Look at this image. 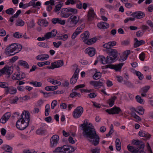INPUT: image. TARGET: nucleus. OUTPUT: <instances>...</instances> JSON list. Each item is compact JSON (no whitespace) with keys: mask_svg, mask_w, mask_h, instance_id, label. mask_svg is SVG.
<instances>
[{"mask_svg":"<svg viewBox=\"0 0 153 153\" xmlns=\"http://www.w3.org/2000/svg\"><path fill=\"white\" fill-rule=\"evenodd\" d=\"M80 125L81 129L83 130L82 134L85 138L94 146L97 145L99 143L100 138L97 134L95 129L88 125V123L85 122Z\"/></svg>","mask_w":153,"mask_h":153,"instance_id":"obj_1","label":"nucleus"},{"mask_svg":"<svg viewBox=\"0 0 153 153\" xmlns=\"http://www.w3.org/2000/svg\"><path fill=\"white\" fill-rule=\"evenodd\" d=\"M30 121V114L28 112H23L16 123L17 128L20 130H24L28 126Z\"/></svg>","mask_w":153,"mask_h":153,"instance_id":"obj_2","label":"nucleus"},{"mask_svg":"<svg viewBox=\"0 0 153 153\" xmlns=\"http://www.w3.org/2000/svg\"><path fill=\"white\" fill-rule=\"evenodd\" d=\"M116 42L114 41L109 42L104 44L103 45L104 48L109 49L108 51L109 53V56H108L111 58V60H113V62L117 58L118 52L116 49H111V48L114 46L116 44Z\"/></svg>","mask_w":153,"mask_h":153,"instance_id":"obj_3","label":"nucleus"},{"mask_svg":"<svg viewBox=\"0 0 153 153\" xmlns=\"http://www.w3.org/2000/svg\"><path fill=\"white\" fill-rule=\"evenodd\" d=\"M22 49V46L19 44L13 43L7 46L5 50V53L8 56H11L19 53Z\"/></svg>","mask_w":153,"mask_h":153,"instance_id":"obj_4","label":"nucleus"},{"mask_svg":"<svg viewBox=\"0 0 153 153\" xmlns=\"http://www.w3.org/2000/svg\"><path fill=\"white\" fill-rule=\"evenodd\" d=\"M85 85L84 84H80L76 86L74 89H72V93H71L70 94V97L72 98L77 96L79 97H80L81 96V94L79 93H77L74 91H76L79 88H83L85 86Z\"/></svg>","mask_w":153,"mask_h":153,"instance_id":"obj_5","label":"nucleus"},{"mask_svg":"<svg viewBox=\"0 0 153 153\" xmlns=\"http://www.w3.org/2000/svg\"><path fill=\"white\" fill-rule=\"evenodd\" d=\"M132 142L134 145L137 146L138 147H137V148L139 149L142 153H145L144 151L145 145L142 141L138 140H134Z\"/></svg>","mask_w":153,"mask_h":153,"instance_id":"obj_6","label":"nucleus"},{"mask_svg":"<svg viewBox=\"0 0 153 153\" xmlns=\"http://www.w3.org/2000/svg\"><path fill=\"white\" fill-rule=\"evenodd\" d=\"M124 64L123 63H121L115 65L109 64L105 65L103 67L104 68L106 69L109 68L114 69L116 71H120Z\"/></svg>","mask_w":153,"mask_h":153,"instance_id":"obj_7","label":"nucleus"},{"mask_svg":"<svg viewBox=\"0 0 153 153\" xmlns=\"http://www.w3.org/2000/svg\"><path fill=\"white\" fill-rule=\"evenodd\" d=\"M99 61L103 64L107 63H111L113 62V60H111V57L108 56L106 59L103 56H100L97 58Z\"/></svg>","mask_w":153,"mask_h":153,"instance_id":"obj_8","label":"nucleus"},{"mask_svg":"<svg viewBox=\"0 0 153 153\" xmlns=\"http://www.w3.org/2000/svg\"><path fill=\"white\" fill-rule=\"evenodd\" d=\"M83 111V109L81 106L77 107L73 112V117L75 118H77L80 117Z\"/></svg>","mask_w":153,"mask_h":153,"instance_id":"obj_9","label":"nucleus"},{"mask_svg":"<svg viewBox=\"0 0 153 153\" xmlns=\"http://www.w3.org/2000/svg\"><path fill=\"white\" fill-rule=\"evenodd\" d=\"M3 72V74L7 75V77H9L11 74L12 73L13 69L12 66H5L2 68Z\"/></svg>","mask_w":153,"mask_h":153,"instance_id":"obj_10","label":"nucleus"},{"mask_svg":"<svg viewBox=\"0 0 153 153\" xmlns=\"http://www.w3.org/2000/svg\"><path fill=\"white\" fill-rule=\"evenodd\" d=\"M59 137L57 135H53L50 139L51 146V147H55L59 141Z\"/></svg>","mask_w":153,"mask_h":153,"instance_id":"obj_11","label":"nucleus"},{"mask_svg":"<svg viewBox=\"0 0 153 153\" xmlns=\"http://www.w3.org/2000/svg\"><path fill=\"white\" fill-rule=\"evenodd\" d=\"M106 112L109 114H117L121 111L120 108L119 107L114 106L113 108L110 109H107L105 110Z\"/></svg>","mask_w":153,"mask_h":153,"instance_id":"obj_12","label":"nucleus"},{"mask_svg":"<svg viewBox=\"0 0 153 153\" xmlns=\"http://www.w3.org/2000/svg\"><path fill=\"white\" fill-rule=\"evenodd\" d=\"M85 27V25L82 24L80 27H78L71 36V39H74L82 31V29Z\"/></svg>","mask_w":153,"mask_h":153,"instance_id":"obj_13","label":"nucleus"},{"mask_svg":"<svg viewBox=\"0 0 153 153\" xmlns=\"http://www.w3.org/2000/svg\"><path fill=\"white\" fill-rule=\"evenodd\" d=\"M131 16L137 19H140L144 17L145 16V14L143 12L137 11L134 12L131 14Z\"/></svg>","mask_w":153,"mask_h":153,"instance_id":"obj_14","label":"nucleus"},{"mask_svg":"<svg viewBox=\"0 0 153 153\" xmlns=\"http://www.w3.org/2000/svg\"><path fill=\"white\" fill-rule=\"evenodd\" d=\"M86 54H88V55L91 57L94 56L96 50L93 47H88L86 48L85 51Z\"/></svg>","mask_w":153,"mask_h":153,"instance_id":"obj_15","label":"nucleus"},{"mask_svg":"<svg viewBox=\"0 0 153 153\" xmlns=\"http://www.w3.org/2000/svg\"><path fill=\"white\" fill-rule=\"evenodd\" d=\"M11 115V114L9 112L5 113L0 120V122L2 124L5 123L8 120Z\"/></svg>","mask_w":153,"mask_h":153,"instance_id":"obj_16","label":"nucleus"},{"mask_svg":"<svg viewBox=\"0 0 153 153\" xmlns=\"http://www.w3.org/2000/svg\"><path fill=\"white\" fill-rule=\"evenodd\" d=\"M64 153H71L74 151V147L72 146L65 145L63 146Z\"/></svg>","mask_w":153,"mask_h":153,"instance_id":"obj_17","label":"nucleus"},{"mask_svg":"<svg viewBox=\"0 0 153 153\" xmlns=\"http://www.w3.org/2000/svg\"><path fill=\"white\" fill-rule=\"evenodd\" d=\"M105 81L102 79H101L99 81H91L90 83L94 87L101 86L103 85Z\"/></svg>","mask_w":153,"mask_h":153,"instance_id":"obj_18","label":"nucleus"},{"mask_svg":"<svg viewBox=\"0 0 153 153\" xmlns=\"http://www.w3.org/2000/svg\"><path fill=\"white\" fill-rule=\"evenodd\" d=\"M128 149L130 152L133 153H142L139 150V149L137 148V147L130 146L128 145L127 146Z\"/></svg>","mask_w":153,"mask_h":153,"instance_id":"obj_19","label":"nucleus"},{"mask_svg":"<svg viewBox=\"0 0 153 153\" xmlns=\"http://www.w3.org/2000/svg\"><path fill=\"white\" fill-rule=\"evenodd\" d=\"M98 27L100 29H105L109 27V24L108 23L104 22H101L97 24Z\"/></svg>","mask_w":153,"mask_h":153,"instance_id":"obj_20","label":"nucleus"},{"mask_svg":"<svg viewBox=\"0 0 153 153\" xmlns=\"http://www.w3.org/2000/svg\"><path fill=\"white\" fill-rule=\"evenodd\" d=\"M89 36V32L88 31H86L81 35L80 38L82 41L85 42L88 39Z\"/></svg>","mask_w":153,"mask_h":153,"instance_id":"obj_21","label":"nucleus"},{"mask_svg":"<svg viewBox=\"0 0 153 153\" xmlns=\"http://www.w3.org/2000/svg\"><path fill=\"white\" fill-rule=\"evenodd\" d=\"M51 21L53 24L58 23L62 25H64L65 23V20H62L60 18H53L52 19Z\"/></svg>","mask_w":153,"mask_h":153,"instance_id":"obj_22","label":"nucleus"},{"mask_svg":"<svg viewBox=\"0 0 153 153\" xmlns=\"http://www.w3.org/2000/svg\"><path fill=\"white\" fill-rule=\"evenodd\" d=\"M69 19L71 20V22L74 25H76L79 20V17L72 15L70 16Z\"/></svg>","mask_w":153,"mask_h":153,"instance_id":"obj_23","label":"nucleus"},{"mask_svg":"<svg viewBox=\"0 0 153 153\" xmlns=\"http://www.w3.org/2000/svg\"><path fill=\"white\" fill-rule=\"evenodd\" d=\"M49 58V56L46 54H42L37 56L36 57V59L40 60L43 61L46 60Z\"/></svg>","mask_w":153,"mask_h":153,"instance_id":"obj_24","label":"nucleus"},{"mask_svg":"<svg viewBox=\"0 0 153 153\" xmlns=\"http://www.w3.org/2000/svg\"><path fill=\"white\" fill-rule=\"evenodd\" d=\"M95 15L94 10L93 8H91L89 10L88 12V19L89 20L93 19Z\"/></svg>","mask_w":153,"mask_h":153,"instance_id":"obj_25","label":"nucleus"},{"mask_svg":"<svg viewBox=\"0 0 153 153\" xmlns=\"http://www.w3.org/2000/svg\"><path fill=\"white\" fill-rule=\"evenodd\" d=\"M138 134L140 137H145L148 139H149L151 137V135L143 131H140Z\"/></svg>","mask_w":153,"mask_h":153,"instance_id":"obj_26","label":"nucleus"},{"mask_svg":"<svg viewBox=\"0 0 153 153\" xmlns=\"http://www.w3.org/2000/svg\"><path fill=\"white\" fill-rule=\"evenodd\" d=\"M64 64L63 60H58L56 62L52 63V65L55 66L56 68H58L62 66Z\"/></svg>","mask_w":153,"mask_h":153,"instance_id":"obj_27","label":"nucleus"},{"mask_svg":"<svg viewBox=\"0 0 153 153\" xmlns=\"http://www.w3.org/2000/svg\"><path fill=\"white\" fill-rule=\"evenodd\" d=\"M134 40L135 41L134 45V47L135 48L138 47L141 45L145 43V42L144 40L138 41L137 38H134Z\"/></svg>","mask_w":153,"mask_h":153,"instance_id":"obj_28","label":"nucleus"},{"mask_svg":"<svg viewBox=\"0 0 153 153\" xmlns=\"http://www.w3.org/2000/svg\"><path fill=\"white\" fill-rule=\"evenodd\" d=\"M116 147V149L118 151H119L121 149V143L120 140L117 138L116 139L115 141Z\"/></svg>","mask_w":153,"mask_h":153,"instance_id":"obj_29","label":"nucleus"},{"mask_svg":"<svg viewBox=\"0 0 153 153\" xmlns=\"http://www.w3.org/2000/svg\"><path fill=\"white\" fill-rule=\"evenodd\" d=\"M117 98V97L114 96L108 100V104L109 106L110 107H111L114 104V101Z\"/></svg>","mask_w":153,"mask_h":153,"instance_id":"obj_30","label":"nucleus"},{"mask_svg":"<svg viewBox=\"0 0 153 153\" xmlns=\"http://www.w3.org/2000/svg\"><path fill=\"white\" fill-rule=\"evenodd\" d=\"M58 88L57 86H47L45 88V89L47 91H53Z\"/></svg>","mask_w":153,"mask_h":153,"instance_id":"obj_31","label":"nucleus"},{"mask_svg":"<svg viewBox=\"0 0 153 153\" xmlns=\"http://www.w3.org/2000/svg\"><path fill=\"white\" fill-rule=\"evenodd\" d=\"M19 63L21 66H23L25 68H29V66L26 62L23 60H20L19 61Z\"/></svg>","mask_w":153,"mask_h":153,"instance_id":"obj_32","label":"nucleus"},{"mask_svg":"<svg viewBox=\"0 0 153 153\" xmlns=\"http://www.w3.org/2000/svg\"><path fill=\"white\" fill-rule=\"evenodd\" d=\"M59 40H62L63 41L66 40L68 38V36L67 34L63 33L61 34L60 36H57Z\"/></svg>","mask_w":153,"mask_h":153,"instance_id":"obj_33","label":"nucleus"},{"mask_svg":"<svg viewBox=\"0 0 153 153\" xmlns=\"http://www.w3.org/2000/svg\"><path fill=\"white\" fill-rule=\"evenodd\" d=\"M40 22V24H39L40 25H42L44 27H46L48 25V22L46 20L44 19H42L39 21V22Z\"/></svg>","mask_w":153,"mask_h":153,"instance_id":"obj_34","label":"nucleus"},{"mask_svg":"<svg viewBox=\"0 0 153 153\" xmlns=\"http://www.w3.org/2000/svg\"><path fill=\"white\" fill-rule=\"evenodd\" d=\"M25 24L24 22L21 19H18L16 21V26H22Z\"/></svg>","mask_w":153,"mask_h":153,"instance_id":"obj_35","label":"nucleus"},{"mask_svg":"<svg viewBox=\"0 0 153 153\" xmlns=\"http://www.w3.org/2000/svg\"><path fill=\"white\" fill-rule=\"evenodd\" d=\"M30 84L33 85L35 87H40L42 85V83L41 82L37 81L30 82Z\"/></svg>","mask_w":153,"mask_h":153,"instance_id":"obj_36","label":"nucleus"},{"mask_svg":"<svg viewBox=\"0 0 153 153\" xmlns=\"http://www.w3.org/2000/svg\"><path fill=\"white\" fill-rule=\"evenodd\" d=\"M97 40V39L95 38H93L89 39L86 42V44L88 45H90L95 42Z\"/></svg>","mask_w":153,"mask_h":153,"instance_id":"obj_37","label":"nucleus"},{"mask_svg":"<svg viewBox=\"0 0 153 153\" xmlns=\"http://www.w3.org/2000/svg\"><path fill=\"white\" fill-rule=\"evenodd\" d=\"M130 53V50H127L124 52V54L125 55V57L123 59H119V61H121L122 60L123 61L126 60L128 57V55Z\"/></svg>","mask_w":153,"mask_h":153,"instance_id":"obj_38","label":"nucleus"},{"mask_svg":"<svg viewBox=\"0 0 153 153\" xmlns=\"http://www.w3.org/2000/svg\"><path fill=\"white\" fill-rule=\"evenodd\" d=\"M63 146L61 147H58L55 149V150L53 151V153L57 152H63L64 153V149Z\"/></svg>","mask_w":153,"mask_h":153,"instance_id":"obj_39","label":"nucleus"},{"mask_svg":"<svg viewBox=\"0 0 153 153\" xmlns=\"http://www.w3.org/2000/svg\"><path fill=\"white\" fill-rule=\"evenodd\" d=\"M45 115L48 116L49 114L50 105L49 104H46L45 105Z\"/></svg>","mask_w":153,"mask_h":153,"instance_id":"obj_40","label":"nucleus"},{"mask_svg":"<svg viewBox=\"0 0 153 153\" xmlns=\"http://www.w3.org/2000/svg\"><path fill=\"white\" fill-rule=\"evenodd\" d=\"M6 151L4 152H6V153H12L11 151L12 150V148L11 146L8 145H6L4 147Z\"/></svg>","mask_w":153,"mask_h":153,"instance_id":"obj_41","label":"nucleus"},{"mask_svg":"<svg viewBox=\"0 0 153 153\" xmlns=\"http://www.w3.org/2000/svg\"><path fill=\"white\" fill-rule=\"evenodd\" d=\"M62 6V4H61L56 5L55 6L54 11L56 13L58 12L60 10Z\"/></svg>","mask_w":153,"mask_h":153,"instance_id":"obj_42","label":"nucleus"},{"mask_svg":"<svg viewBox=\"0 0 153 153\" xmlns=\"http://www.w3.org/2000/svg\"><path fill=\"white\" fill-rule=\"evenodd\" d=\"M78 78V77H74V76H73L70 80V83L72 84H74L76 82Z\"/></svg>","mask_w":153,"mask_h":153,"instance_id":"obj_43","label":"nucleus"},{"mask_svg":"<svg viewBox=\"0 0 153 153\" xmlns=\"http://www.w3.org/2000/svg\"><path fill=\"white\" fill-rule=\"evenodd\" d=\"M67 11L71 12L73 13H76L77 12V10L75 8H66Z\"/></svg>","mask_w":153,"mask_h":153,"instance_id":"obj_44","label":"nucleus"},{"mask_svg":"<svg viewBox=\"0 0 153 153\" xmlns=\"http://www.w3.org/2000/svg\"><path fill=\"white\" fill-rule=\"evenodd\" d=\"M10 94H15L17 91L16 88L13 87H10Z\"/></svg>","mask_w":153,"mask_h":153,"instance_id":"obj_45","label":"nucleus"},{"mask_svg":"<svg viewBox=\"0 0 153 153\" xmlns=\"http://www.w3.org/2000/svg\"><path fill=\"white\" fill-rule=\"evenodd\" d=\"M13 36L16 38L19 39L22 37V35L20 33H19V32H17L13 33Z\"/></svg>","mask_w":153,"mask_h":153,"instance_id":"obj_46","label":"nucleus"},{"mask_svg":"<svg viewBox=\"0 0 153 153\" xmlns=\"http://www.w3.org/2000/svg\"><path fill=\"white\" fill-rule=\"evenodd\" d=\"M136 99L137 101L140 104H142L143 103V99L141 98V97L139 95H137L136 97Z\"/></svg>","mask_w":153,"mask_h":153,"instance_id":"obj_47","label":"nucleus"},{"mask_svg":"<svg viewBox=\"0 0 153 153\" xmlns=\"http://www.w3.org/2000/svg\"><path fill=\"white\" fill-rule=\"evenodd\" d=\"M29 7V5L28 4H24L23 2H21L19 4V7L20 8H22L23 9H25L28 7Z\"/></svg>","mask_w":153,"mask_h":153,"instance_id":"obj_48","label":"nucleus"},{"mask_svg":"<svg viewBox=\"0 0 153 153\" xmlns=\"http://www.w3.org/2000/svg\"><path fill=\"white\" fill-rule=\"evenodd\" d=\"M77 3V1L74 0H67V1L65 3V4L67 5H69L70 4H74Z\"/></svg>","mask_w":153,"mask_h":153,"instance_id":"obj_49","label":"nucleus"},{"mask_svg":"<svg viewBox=\"0 0 153 153\" xmlns=\"http://www.w3.org/2000/svg\"><path fill=\"white\" fill-rule=\"evenodd\" d=\"M14 12V10L13 8H10L6 10V13L9 15H12Z\"/></svg>","mask_w":153,"mask_h":153,"instance_id":"obj_50","label":"nucleus"},{"mask_svg":"<svg viewBox=\"0 0 153 153\" xmlns=\"http://www.w3.org/2000/svg\"><path fill=\"white\" fill-rule=\"evenodd\" d=\"M150 88L149 86H146L145 87L141 88V91L144 93H146Z\"/></svg>","mask_w":153,"mask_h":153,"instance_id":"obj_51","label":"nucleus"},{"mask_svg":"<svg viewBox=\"0 0 153 153\" xmlns=\"http://www.w3.org/2000/svg\"><path fill=\"white\" fill-rule=\"evenodd\" d=\"M46 131L45 129H38L36 131V133L38 134H42L45 133Z\"/></svg>","mask_w":153,"mask_h":153,"instance_id":"obj_52","label":"nucleus"},{"mask_svg":"<svg viewBox=\"0 0 153 153\" xmlns=\"http://www.w3.org/2000/svg\"><path fill=\"white\" fill-rule=\"evenodd\" d=\"M101 76V74L100 72H97L95 73L94 75V79L96 80L98 79L100 76Z\"/></svg>","mask_w":153,"mask_h":153,"instance_id":"obj_53","label":"nucleus"},{"mask_svg":"<svg viewBox=\"0 0 153 153\" xmlns=\"http://www.w3.org/2000/svg\"><path fill=\"white\" fill-rule=\"evenodd\" d=\"M8 86V84L5 82H0V87L5 88H7Z\"/></svg>","mask_w":153,"mask_h":153,"instance_id":"obj_54","label":"nucleus"},{"mask_svg":"<svg viewBox=\"0 0 153 153\" xmlns=\"http://www.w3.org/2000/svg\"><path fill=\"white\" fill-rule=\"evenodd\" d=\"M38 46L41 47L47 48L48 47V45L47 44L42 42H39L38 43Z\"/></svg>","mask_w":153,"mask_h":153,"instance_id":"obj_55","label":"nucleus"},{"mask_svg":"<svg viewBox=\"0 0 153 153\" xmlns=\"http://www.w3.org/2000/svg\"><path fill=\"white\" fill-rule=\"evenodd\" d=\"M19 100V98L16 97L14 99L10 101V103L11 104H16L17 103V101Z\"/></svg>","mask_w":153,"mask_h":153,"instance_id":"obj_56","label":"nucleus"},{"mask_svg":"<svg viewBox=\"0 0 153 153\" xmlns=\"http://www.w3.org/2000/svg\"><path fill=\"white\" fill-rule=\"evenodd\" d=\"M136 74L140 80H141L143 79V76L140 72L139 71H137L136 72Z\"/></svg>","mask_w":153,"mask_h":153,"instance_id":"obj_57","label":"nucleus"},{"mask_svg":"<svg viewBox=\"0 0 153 153\" xmlns=\"http://www.w3.org/2000/svg\"><path fill=\"white\" fill-rule=\"evenodd\" d=\"M80 90L82 93H83L84 92L89 93L93 91V90L91 89L88 90L82 88L80 89Z\"/></svg>","mask_w":153,"mask_h":153,"instance_id":"obj_58","label":"nucleus"},{"mask_svg":"<svg viewBox=\"0 0 153 153\" xmlns=\"http://www.w3.org/2000/svg\"><path fill=\"white\" fill-rule=\"evenodd\" d=\"M57 104V102L56 100H53L51 104V107L52 109H53L55 106H56Z\"/></svg>","mask_w":153,"mask_h":153,"instance_id":"obj_59","label":"nucleus"},{"mask_svg":"<svg viewBox=\"0 0 153 153\" xmlns=\"http://www.w3.org/2000/svg\"><path fill=\"white\" fill-rule=\"evenodd\" d=\"M53 44L54 47L58 48L60 45H61L62 42L61 41H59L57 43L55 42H53Z\"/></svg>","mask_w":153,"mask_h":153,"instance_id":"obj_60","label":"nucleus"},{"mask_svg":"<svg viewBox=\"0 0 153 153\" xmlns=\"http://www.w3.org/2000/svg\"><path fill=\"white\" fill-rule=\"evenodd\" d=\"M121 43L123 45L126 46L129 44L130 41L128 40H125L122 42Z\"/></svg>","mask_w":153,"mask_h":153,"instance_id":"obj_61","label":"nucleus"},{"mask_svg":"<svg viewBox=\"0 0 153 153\" xmlns=\"http://www.w3.org/2000/svg\"><path fill=\"white\" fill-rule=\"evenodd\" d=\"M52 36V34L51 33H50V32H49L47 33L44 36V37L45 38V39H49Z\"/></svg>","mask_w":153,"mask_h":153,"instance_id":"obj_62","label":"nucleus"},{"mask_svg":"<svg viewBox=\"0 0 153 153\" xmlns=\"http://www.w3.org/2000/svg\"><path fill=\"white\" fill-rule=\"evenodd\" d=\"M97 95V94L95 93H91L88 94L89 97L91 98H93L95 97Z\"/></svg>","mask_w":153,"mask_h":153,"instance_id":"obj_63","label":"nucleus"},{"mask_svg":"<svg viewBox=\"0 0 153 153\" xmlns=\"http://www.w3.org/2000/svg\"><path fill=\"white\" fill-rule=\"evenodd\" d=\"M100 149L97 148H96L94 149H92L90 151L92 153H99Z\"/></svg>","mask_w":153,"mask_h":153,"instance_id":"obj_64","label":"nucleus"}]
</instances>
